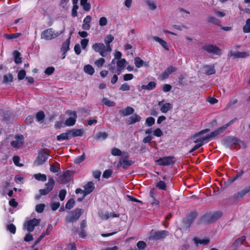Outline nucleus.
<instances>
[{"label":"nucleus","mask_w":250,"mask_h":250,"mask_svg":"<svg viewBox=\"0 0 250 250\" xmlns=\"http://www.w3.org/2000/svg\"><path fill=\"white\" fill-rule=\"evenodd\" d=\"M225 130V129L222 126L217 128L214 131H212V132H211V133L210 134V136L211 137V138H212L218 136V135L220 134L221 133H222Z\"/></svg>","instance_id":"nucleus-33"},{"label":"nucleus","mask_w":250,"mask_h":250,"mask_svg":"<svg viewBox=\"0 0 250 250\" xmlns=\"http://www.w3.org/2000/svg\"><path fill=\"white\" fill-rule=\"evenodd\" d=\"M122 153L121 150L116 147L112 148L111 150V154L114 156H121Z\"/></svg>","instance_id":"nucleus-55"},{"label":"nucleus","mask_w":250,"mask_h":250,"mask_svg":"<svg viewBox=\"0 0 250 250\" xmlns=\"http://www.w3.org/2000/svg\"><path fill=\"white\" fill-rule=\"evenodd\" d=\"M56 164L57 165V166H56V167L53 165H51L50 166V170L51 172L56 173V172H58L59 171H60V165L58 163H57Z\"/></svg>","instance_id":"nucleus-49"},{"label":"nucleus","mask_w":250,"mask_h":250,"mask_svg":"<svg viewBox=\"0 0 250 250\" xmlns=\"http://www.w3.org/2000/svg\"><path fill=\"white\" fill-rule=\"evenodd\" d=\"M152 39L154 41L159 42L166 50H168L169 49L167 43L160 38L157 36H153L152 37Z\"/></svg>","instance_id":"nucleus-25"},{"label":"nucleus","mask_w":250,"mask_h":250,"mask_svg":"<svg viewBox=\"0 0 250 250\" xmlns=\"http://www.w3.org/2000/svg\"><path fill=\"white\" fill-rule=\"evenodd\" d=\"M133 162L131 160H128L125 159H121L118 164L117 167H122L124 168H126L132 165Z\"/></svg>","instance_id":"nucleus-20"},{"label":"nucleus","mask_w":250,"mask_h":250,"mask_svg":"<svg viewBox=\"0 0 250 250\" xmlns=\"http://www.w3.org/2000/svg\"><path fill=\"white\" fill-rule=\"evenodd\" d=\"M79 6L77 4H74L72 10V16L73 17L77 16V10Z\"/></svg>","instance_id":"nucleus-62"},{"label":"nucleus","mask_w":250,"mask_h":250,"mask_svg":"<svg viewBox=\"0 0 250 250\" xmlns=\"http://www.w3.org/2000/svg\"><path fill=\"white\" fill-rule=\"evenodd\" d=\"M70 138L69 131L65 133H62L59 135L57 136V139L59 141H61L64 140H68Z\"/></svg>","instance_id":"nucleus-28"},{"label":"nucleus","mask_w":250,"mask_h":250,"mask_svg":"<svg viewBox=\"0 0 250 250\" xmlns=\"http://www.w3.org/2000/svg\"><path fill=\"white\" fill-rule=\"evenodd\" d=\"M173 158L172 156L164 157L157 160L156 162L161 166H169L174 163Z\"/></svg>","instance_id":"nucleus-12"},{"label":"nucleus","mask_w":250,"mask_h":250,"mask_svg":"<svg viewBox=\"0 0 250 250\" xmlns=\"http://www.w3.org/2000/svg\"><path fill=\"white\" fill-rule=\"evenodd\" d=\"M108 137V134L106 132H99L96 133L94 138L96 140H104Z\"/></svg>","instance_id":"nucleus-26"},{"label":"nucleus","mask_w":250,"mask_h":250,"mask_svg":"<svg viewBox=\"0 0 250 250\" xmlns=\"http://www.w3.org/2000/svg\"><path fill=\"white\" fill-rule=\"evenodd\" d=\"M75 203V200L73 198L70 199L65 204V208L67 209H71Z\"/></svg>","instance_id":"nucleus-40"},{"label":"nucleus","mask_w":250,"mask_h":250,"mask_svg":"<svg viewBox=\"0 0 250 250\" xmlns=\"http://www.w3.org/2000/svg\"><path fill=\"white\" fill-rule=\"evenodd\" d=\"M105 62V60L104 58H100L95 62V64L99 67L103 66L104 63Z\"/></svg>","instance_id":"nucleus-63"},{"label":"nucleus","mask_w":250,"mask_h":250,"mask_svg":"<svg viewBox=\"0 0 250 250\" xmlns=\"http://www.w3.org/2000/svg\"><path fill=\"white\" fill-rule=\"evenodd\" d=\"M92 49L96 52H99L101 56L105 57L107 56V53L105 50V45L102 43H95L92 45Z\"/></svg>","instance_id":"nucleus-11"},{"label":"nucleus","mask_w":250,"mask_h":250,"mask_svg":"<svg viewBox=\"0 0 250 250\" xmlns=\"http://www.w3.org/2000/svg\"><path fill=\"white\" fill-rule=\"evenodd\" d=\"M194 241L195 244H202L203 245H206L208 244L209 242V240L208 239H204L202 240L198 239L196 238H194Z\"/></svg>","instance_id":"nucleus-37"},{"label":"nucleus","mask_w":250,"mask_h":250,"mask_svg":"<svg viewBox=\"0 0 250 250\" xmlns=\"http://www.w3.org/2000/svg\"><path fill=\"white\" fill-rule=\"evenodd\" d=\"M64 31V28L63 30L55 32L53 28H49L44 30L41 33V38L45 40H51L53 39L58 37L59 35L63 33Z\"/></svg>","instance_id":"nucleus-4"},{"label":"nucleus","mask_w":250,"mask_h":250,"mask_svg":"<svg viewBox=\"0 0 250 250\" xmlns=\"http://www.w3.org/2000/svg\"><path fill=\"white\" fill-rule=\"evenodd\" d=\"M13 80V75L11 73H9L8 75H5L3 76V83H7L9 82H12Z\"/></svg>","instance_id":"nucleus-38"},{"label":"nucleus","mask_w":250,"mask_h":250,"mask_svg":"<svg viewBox=\"0 0 250 250\" xmlns=\"http://www.w3.org/2000/svg\"><path fill=\"white\" fill-rule=\"evenodd\" d=\"M23 144L22 142H20L19 140L13 141L11 143V145L15 148H19Z\"/></svg>","instance_id":"nucleus-50"},{"label":"nucleus","mask_w":250,"mask_h":250,"mask_svg":"<svg viewBox=\"0 0 250 250\" xmlns=\"http://www.w3.org/2000/svg\"><path fill=\"white\" fill-rule=\"evenodd\" d=\"M45 117L44 113L43 111H39L37 113L36 118L39 122L42 121Z\"/></svg>","instance_id":"nucleus-53"},{"label":"nucleus","mask_w":250,"mask_h":250,"mask_svg":"<svg viewBox=\"0 0 250 250\" xmlns=\"http://www.w3.org/2000/svg\"><path fill=\"white\" fill-rule=\"evenodd\" d=\"M168 231L166 230L155 231L151 233V237L153 239L158 240L165 238L168 235Z\"/></svg>","instance_id":"nucleus-13"},{"label":"nucleus","mask_w":250,"mask_h":250,"mask_svg":"<svg viewBox=\"0 0 250 250\" xmlns=\"http://www.w3.org/2000/svg\"><path fill=\"white\" fill-rule=\"evenodd\" d=\"M80 3L84 11H89L90 10L91 5L90 3L87 2V0H81Z\"/></svg>","instance_id":"nucleus-32"},{"label":"nucleus","mask_w":250,"mask_h":250,"mask_svg":"<svg viewBox=\"0 0 250 250\" xmlns=\"http://www.w3.org/2000/svg\"><path fill=\"white\" fill-rule=\"evenodd\" d=\"M13 56L14 58V62L17 64H20L21 63V53L15 50L13 52Z\"/></svg>","instance_id":"nucleus-29"},{"label":"nucleus","mask_w":250,"mask_h":250,"mask_svg":"<svg viewBox=\"0 0 250 250\" xmlns=\"http://www.w3.org/2000/svg\"><path fill=\"white\" fill-rule=\"evenodd\" d=\"M102 102L104 104L109 107L114 106L116 104L115 102L108 100L107 98H104Z\"/></svg>","instance_id":"nucleus-45"},{"label":"nucleus","mask_w":250,"mask_h":250,"mask_svg":"<svg viewBox=\"0 0 250 250\" xmlns=\"http://www.w3.org/2000/svg\"><path fill=\"white\" fill-rule=\"evenodd\" d=\"M211 139V138L210 136V134H208V135H206V136H204V137H203L202 138H199V139H197L196 141H194V142L195 143H198V142H203V143H204V142L205 141H206V140H210Z\"/></svg>","instance_id":"nucleus-54"},{"label":"nucleus","mask_w":250,"mask_h":250,"mask_svg":"<svg viewBox=\"0 0 250 250\" xmlns=\"http://www.w3.org/2000/svg\"><path fill=\"white\" fill-rule=\"evenodd\" d=\"M112 174V171L111 169L105 170L103 173V177L104 178L107 179L109 178Z\"/></svg>","instance_id":"nucleus-57"},{"label":"nucleus","mask_w":250,"mask_h":250,"mask_svg":"<svg viewBox=\"0 0 250 250\" xmlns=\"http://www.w3.org/2000/svg\"><path fill=\"white\" fill-rule=\"evenodd\" d=\"M114 37L111 35H107L104 40V42L106 44H110V43L111 42L114 40Z\"/></svg>","instance_id":"nucleus-51"},{"label":"nucleus","mask_w":250,"mask_h":250,"mask_svg":"<svg viewBox=\"0 0 250 250\" xmlns=\"http://www.w3.org/2000/svg\"><path fill=\"white\" fill-rule=\"evenodd\" d=\"M222 144L226 147H233L234 149L245 148L246 144L238 138L232 136H228L222 140Z\"/></svg>","instance_id":"nucleus-1"},{"label":"nucleus","mask_w":250,"mask_h":250,"mask_svg":"<svg viewBox=\"0 0 250 250\" xmlns=\"http://www.w3.org/2000/svg\"><path fill=\"white\" fill-rule=\"evenodd\" d=\"M82 214V209L77 208L69 212L65 217V221L68 223L75 222L80 217Z\"/></svg>","instance_id":"nucleus-5"},{"label":"nucleus","mask_w":250,"mask_h":250,"mask_svg":"<svg viewBox=\"0 0 250 250\" xmlns=\"http://www.w3.org/2000/svg\"><path fill=\"white\" fill-rule=\"evenodd\" d=\"M21 34L20 33H14L11 34H5L4 36L7 40H12L16 39L21 36Z\"/></svg>","instance_id":"nucleus-36"},{"label":"nucleus","mask_w":250,"mask_h":250,"mask_svg":"<svg viewBox=\"0 0 250 250\" xmlns=\"http://www.w3.org/2000/svg\"><path fill=\"white\" fill-rule=\"evenodd\" d=\"M55 183V180L52 177L49 178L48 182L45 185V188L39 190L40 194L36 195L35 199L36 200H39L41 198V196H45L48 194L52 190L54 187Z\"/></svg>","instance_id":"nucleus-3"},{"label":"nucleus","mask_w":250,"mask_h":250,"mask_svg":"<svg viewBox=\"0 0 250 250\" xmlns=\"http://www.w3.org/2000/svg\"><path fill=\"white\" fill-rule=\"evenodd\" d=\"M243 30L244 33H250V19L246 20V24L243 26Z\"/></svg>","instance_id":"nucleus-39"},{"label":"nucleus","mask_w":250,"mask_h":250,"mask_svg":"<svg viewBox=\"0 0 250 250\" xmlns=\"http://www.w3.org/2000/svg\"><path fill=\"white\" fill-rule=\"evenodd\" d=\"M198 216L197 212L194 211L187 215L183 220V227L184 228L188 229L193 223L195 219Z\"/></svg>","instance_id":"nucleus-6"},{"label":"nucleus","mask_w":250,"mask_h":250,"mask_svg":"<svg viewBox=\"0 0 250 250\" xmlns=\"http://www.w3.org/2000/svg\"><path fill=\"white\" fill-rule=\"evenodd\" d=\"M208 23H213L215 25H219L220 21L217 18L212 16H209L207 19Z\"/></svg>","instance_id":"nucleus-35"},{"label":"nucleus","mask_w":250,"mask_h":250,"mask_svg":"<svg viewBox=\"0 0 250 250\" xmlns=\"http://www.w3.org/2000/svg\"><path fill=\"white\" fill-rule=\"evenodd\" d=\"M141 117L137 114H134L130 116L128 120L127 121V124L130 125L133 124L136 122H140L141 121Z\"/></svg>","instance_id":"nucleus-24"},{"label":"nucleus","mask_w":250,"mask_h":250,"mask_svg":"<svg viewBox=\"0 0 250 250\" xmlns=\"http://www.w3.org/2000/svg\"><path fill=\"white\" fill-rule=\"evenodd\" d=\"M172 108V105L170 103H167L162 106L160 110L162 113H167L168 110L171 109Z\"/></svg>","instance_id":"nucleus-34"},{"label":"nucleus","mask_w":250,"mask_h":250,"mask_svg":"<svg viewBox=\"0 0 250 250\" xmlns=\"http://www.w3.org/2000/svg\"><path fill=\"white\" fill-rule=\"evenodd\" d=\"M26 75V72L24 70H21L19 71L18 74V78L19 80H23Z\"/></svg>","instance_id":"nucleus-60"},{"label":"nucleus","mask_w":250,"mask_h":250,"mask_svg":"<svg viewBox=\"0 0 250 250\" xmlns=\"http://www.w3.org/2000/svg\"><path fill=\"white\" fill-rule=\"evenodd\" d=\"M223 215L221 211L209 212L205 214L200 219V224H210L217 221Z\"/></svg>","instance_id":"nucleus-2"},{"label":"nucleus","mask_w":250,"mask_h":250,"mask_svg":"<svg viewBox=\"0 0 250 250\" xmlns=\"http://www.w3.org/2000/svg\"><path fill=\"white\" fill-rule=\"evenodd\" d=\"M40 221V219L34 218L25 222L24 224V227H26L27 230L29 232H31L33 231L36 226L39 225Z\"/></svg>","instance_id":"nucleus-10"},{"label":"nucleus","mask_w":250,"mask_h":250,"mask_svg":"<svg viewBox=\"0 0 250 250\" xmlns=\"http://www.w3.org/2000/svg\"><path fill=\"white\" fill-rule=\"evenodd\" d=\"M115 59L112 60V62L108 64L109 69L112 71V72H114L115 69V63H116Z\"/></svg>","instance_id":"nucleus-56"},{"label":"nucleus","mask_w":250,"mask_h":250,"mask_svg":"<svg viewBox=\"0 0 250 250\" xmlns=\"http://www.w3.org/2000/svg\"><path fill=\"white\" fill-rule=\"evenodd\" d=\"M202 49L208 53L220 56L222 54L221 50L216 45L213 44H207L202 47Z\"/></svg>","instance_id":"nucleus-8"},{"label":"nucleus","mask_w":250,"mask_h":250,"mask_svg":"<svg viewBox=\"0 0 250 250\" xmlns=\"http://www.w3.org/2000/svg\"><path fill=\"white\" fill-rule=\"evenodd\" d=\"M156 86V83L155 82H150L146 85H142L141 87L143 89L147 90H152Z\"/></svg>","instance_id":"nucleus-27"},{"label":"nucleus","mask_w":250,"mask_h":250,"mask_svg":"<svg viewBox=\"0 0 250 250\" xmlns=\"http://www.w3.org/2000/svg\"><path fill=\"white\" fill-rule=\"evenodd\" d=\"M134 112V109L130 106H127L125 109H121L119 110V113L123 116H127L132 114Z\"/></svg>","instance_id":"nucleus-23"},{"label":"nucleus","mask_w":250,"mask_h":250,"mask_svg":"<svg viewBox=\"0 0 250 250\" xmlns=\"http://www.w3.org/2000/svg\"><path fill=\"white\" fill-rule=\"evenodd\" d=\"M205 69V74L206 75L214 74L216 73L214 65H205L203 66Z\"/></svg>","instance_id":"nucleus-22"},{"label":"nucleus","mask_w":250,"mask_h":250,"mask_svg":"<svg viewBox=\"0 0 250 250\" xmlns=\"http://www.w3.org/2000/svg\"><path fill=\"white\" fill-rule=\"evenodd\" d=\"M85 158V154L83 153V155L80 156L76 157L74 160V162L75 164H79L83 162Z\"/></svg>","instance_id":"nucleus-43"},{"label":"nucleus","mask_w":250,"mask_h":250,"mask_svg":"<svg viewBox=\"0 0 250 250\" xmlns=\"http://www.w3.org/2000/svg\"><path fill=\"white\" fill-rule=\"evenodd\" d=\"M66 194V191L65 189H62L60 191L59 197L61 201H63Z\"/></svg>","instance_id":"nucleus-64"},{"label":"nucleus","mask_w":250,"mask_h":250,"mask_svg":"<svg viewBox=\"0 0 250 250\" xmlns=\"http://www.w3.org/2000/svg\"><path fill=\"white\" fill-rule=\"evenodd\" d=\"M68 131L70 138L82 136L84 132V130L83 129H72Z\"/></svg>","instance_id":"nucleus-21"},{"label":"nucleus","mask_w":250,"mask_h":250,"mask_svg":"<svg viewBox=\"0 0 250 250\" xmlns=\"http://www.w3.org/2000/svg\"><path fill=\"white\" fill-rule=\"evenodd\" d=\"M34 177L36 179L39 181L44 182L46 180V176L45 174H36L35 175Z\"/></svg>","instance_id":"nucleus-42"},{"label":"nucleus","mask_w":250,"mask_h":250,"mask_svg":"<svg viewBox=\"0 0 250 250\" xmlns=\"http://www.w3.org/2000/svg\"><path fill=\"white\" fill-rule=\"evenodd\" d=\"M229 56H230L231 57H232L233 59L236 58H245L248 56H249V53L247 52H233L232 51H230L229 53Z\"/></svg>","instance_id":"nucleus-15"},{"label":"nucleus","mask_w":250,"mask_h":250,"mask_svg":"<svg viewBox=\"0 0 250 250\" xmlns=\"http://www.w3.org/2000/svg\"><path fill=\"white\" fill-rule=\"evenodd\" d=\"M249 193V190L246 187L244 189L234 194L232 196V198L234 201L240 200L243 198L247 193Z\"/></svg>","instance_id":"nucleus-18"},{"label":"nucleus","mask_w":250,"mask_h":250,"mask_svg":"<svg viewBox=\"0 0 250 250\" xmlns=\"http://www.w3.org/2000/svg\"><path fill=\"white\" fill-rule=\"evenodd\" d=\"M156 187L160 189L165 190H166V184L165 182L163 181H159L156 185Z\"/></svg>","instance_id":"nucleus-52"},{"label":"nucleus","mask_w":250,"mask_h":250,"mask_svg":"<svg viewBox=\"0 0 250 250\" xmlns=\"http://www.w3.org/2000/svg\"><path fill=\"white\" fill-rule=\"evenodd\" d=\"M48 154L41 150L38 152V156L34 162L35 166H40L43 164L48 158Z\"/></svg>","instance_id":"nucleus-7"},{"label":"nucleus","mask_w":250,"mask_h":250,"mask_svg":"<svg viewBox=\"0 0 250 250\" xmlns=\"http://www.w3.org/2000/svg\"><path fill=\"white\" fill-rule=\"evenodd\" d=\"M84 196H86L87 195L91 193L95 189L94 184L91 182H88L84 186Z\"/></svg>","instance_id":"nucleus-19"},{"label":"nucleus","mask_w":250,"mask_h":250,"mask_svg":"<svg viewBox=\"0 0 250 250\" xmlns=\"http://www.w3.org/2000/svg\"><path fill=\"white\" fill-rule=\"evenodd\" d=\"M45 208L44 204H40L37 205L35 208L36 211L38 213H42L43 211Z\"/></svg>","instance_id":"nucleus-48"},{"label":"nucleus","mask_w":250,"mask_h":250,"mask_svg":"<svg viewBox=\"0 0 250 250\" xmlns=\"http://www.w3.org/2000/svg\"><path fill=\"white\" fill-rule=\"evenodd\" d=\"M177 70V68L173 67V66H170L168 67L165 71L161 74V77L162 79L165 80L168 78L169 75L172 72H174Z\"/></svg>","instance_id":"nucleus-17"},{"label":"nucleus","mask_w":250,"mask_h":250,"mask_svg":"<svg viewBox=\"0 0 250 250\" xmlns=\"http://www.w3.org/2000/svg\"><path fill=\"white\" fill-rule=\"evenodd\" d=\"M72 33H71L70 36L69 37L62 43V47H61V51L62 52V55H63L62 59H64L65 57V54L67 52V51L69 49V45L70 43V39Z\"/></svg>","instance_id":"nucleus-14"},{"label":"nucleus","mask_w":250,"mask_h":250,"mask_svg":"<svg viewBox=\"0 0 250 250\" xmlns=\"http://www.w3.org/2000/svg\"><path fill=\"white\" fill-rule=\"evenodd\" d=\"M246 240V236H242L236 239L232 245L230 246V248L232 250H237L238 248L240 247L243 243V242Z\"/></svg>","instance_id":"nucleus-16"},{"label":"nucleus","mask_w":250,"mask_h":250,"mask_svg":"<svg viewBox=\"0 0 250 250\" xmlns=\"http://www.w3.org/2000/svg\"><path fill=\"white\" fill-rule=\"evenodd\" d=\"M55 71V68L53 66L48 67L45 70L44 73L46 75H50L52 74Z\"/></svg>","instance_id":"nucleus-59"},{"label":"nucleus","mask_w":250,"mask_h":250,"mask_svg":"<svg viewBox=\"0 0 250 250\" xmlns=\"http://www.w3.org/2000/svg\"><path fill=\"white\" fill-rule=\"evenodd\" d=\"M146 2L148 6H149L150 9L152 10H154L156 9L157 6L154 2L151 1L150 0H147Z\"/></svg>","instance_id":"nucleus-61"},{"label":"nucleus","mask_w":250,"mask_h":250,"mask_svg":"<svg viewBox=\"0 0 250 250\" xmlns=\"http://www.w3.org/2000/svg\"><path fill=\"white\" fill-rule=\"evenodd\" d=\"M116 63L118 67L124 68L125 67V64L126 63V61L125 59H121L118 60Z\"/></svg>","instance_id":"nucleus-44"},{"label":"nucleus","mask_w":250,"mask_h":250,"mask_svg":"<svg viewBox=\"0 0 250 250\" xmlns=\"http://www.w3.org/2000/svg\"><path fill=\"white\" fill-rule=\"evenodd\" d=\"M245 173V171L243 169H242L239 172H238L235 176H233L231 178L228 180V182L231 184L235 181L237 180L238 178H240L243 174Z\"/></svg>","instance_id":"nucleus-30"},{"label":"nucleus","mask_w":250,"mask_h":250,"mask_svg":"<svg viewBox=\"0 0 250 250\" xmlns=\"http://www.w3.org/2000/svg\"><path fill=\"white\" fill-rule=\"evenodd\" d=\"M155 123V119L153 117H148L146 119V125L148 126H152Z\"/></svg>","instance_id":"nucleus-47"},{"label":"nucleus","mask_w":250,"mask_h":250,"mask_svg":"<svg viewBox=\"0 0 250 250\" xmlns=\"http://www.w3.org/2000/svg\"><path fill=\"white\" fill-rule=\"evenodd\" d=\"M6 229L13 234H15L16 230V226L13 224L7 225Z\"/></svg>","instance_id":"nucleus-46"},{"label":"nucleus","mask_w":250,"mask_h":250,"mask_svg":"<svg viewBox=\"0 0 250 250\" xmlns=\"http://www.w3.org/2000/svg\"><path fill=\"white\" fill-rule=\"evenodd\" d=\"M83 70L86 73L90 75H92L95 72L94 68L90 64L85 65L83 67Z\"/></svg>","instance_id":"nucleus-31"},{"label":"nucleus","mask_w":250,"mask_h":250,"mask_svg":"<svg viewBox=\"0 0 250 250\" xmlns=\"http://www.w3.org/2000/svg\"><path fill=\"white\" fill-rule=\"evenodd\" d=\"M65 114L69 116H72L68 118L64 123L66 126H72L75 124L77 115L75 111L67 110L65 112Z\"/></svg>","instance_id":"nucleus-9"},{"label":"nucleus","mask_w":250,"mask_h":250,"mask_svg":"<svg viewBox=\"0 0 250 250\" xmlns=\"http://www.w3.org/2000/svg\"><path fill=\"white\" fill-rule=\"evenodd\" d=\"M134 60H135L134 63L135 64V66L137 67L140 68L143 65L144 62L143 60L141 59L140 58H139L138 57H136L135 58Z\"/></svg>","instance_id":"nucleus-41"},{"label":"nucleus","mask_w":250,"mask_h":250,"mask_svg":"<svg viewBox=\"0 0 250 250\" xmlns=\"http://www.w3.org/2000/svg\"><path fill=\"white\" fill-rule=\"evenodd\" d=\"M137 248L140 250H144L146 248V245L143 241H139L137 243Z\"/></svg>","instance_id":"nucleus-58"}]
</instances>
